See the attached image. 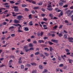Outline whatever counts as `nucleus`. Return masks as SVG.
<instances>
[{"label": "nucleus", "mask_w": 73, "mask_h": 73, "mask_svg": "<svg viewBox=\"0 0 73 73\" xmlns=\"http://www.w3.org/2000/svg\"><path fill=\"white\" fill-rule=\"evenodd\" d=\"M70 10L66 11L65 12L66 14H67V16L70 17L72 14V12H73V11H72L71 12H70Z\"/></svg>", "instance_id": "obj_1"}, {"label": "nucleus", "mask_w": 73, "mask_h": 73, "mask_svg": "<svg viewBox=\"0 0 73 73\" xmlns=\"http://www.w3.org/2000/svg\"><path fill=\"white\" fill-rule=\"evenodd\" d=\"M28 48V46L27 45H25L23 46V49L25 50L26 51V52H28V51H29V49Z\"/></svg>", "instance_id": "obj_2"}, {"label": "nucleus", "mask_w": 73, "mask_h": 73, "mask_svg": "<svg viewBox=\"0 0 73 73\" xmlns=\"http://www.w3.org/2000/svg\"><path fill=\"white\" fill-rule=\"evenodd\" d=\"M22 18H23V16L22 15H19L17 16V19L19 20H21Z\"/></svg>", "instance_id": "obj_3"}, {"label": "nucleus", "mask_w": 73, "mask_h": 73, "mask_svg": "<svg viewBox=\"0 0 73 73\" xmlns=\"http://www.w3.org/2000/svg\"><path fill=\"white\" fill-rule=\"evenodd\" d=\"M14 23L16 24L17 23H20V21L17 20L16 19H15L14 21Z\"/></svg>", "instance_id": "obj_4"}, {"label": "nucleus", "mask_w": 73, "mask_h": 73, "mask_svg": "<svg viewBox=\"0 0 73 73\" xmlns=\"http://www.w3.org/2000/svg\"><path fill=\"white\" fill-rule=\"evenodd\" d=\"M51 41H52V42H55L56 43H57V42H58V40H55L54 39H52Z\"/></svg>", "instance_id": "obj_5"}, {"label": "nucleus", "mask_w": 73, "mask_h": 73, "mask_svg": "<svg viewBox=\"0 0 73 73\" xmlns=\"http://www.w3.org/2000/svg\"><path fill=\"white\" fill-rule=\"evenodd\" d=\"M68 40H69V42H73V41H72V38H68Z\"/></svg>", "instance_id": "obj_6"}, {"label": "nucleus", "mask_w": 73, "mask_h": 73, "mask_svg": "<svg viewBox=\"0 0 73 73\" xmlns=\"http://www.w3.org/2000/svg\"><path fill=\"white\" fill-rule=\"evenodd\" d=\"M50 52H52V50H54V49L52 47H50Z\"/></svg>", "instance_id": "obj_7"}, {"label": "nucleus", "mask_w": 73, "mask_h": 73, "mask_svg": "<svg viewBox=\"0 0 73 73\" xmlns=\"http://www.w3.org/2000/svg\"><path fill=\"white\" fill-rule=\"evenodd\" d=\"M47 9L49 11H52V9H53V8L52 7L50 8H47Z\"/></svg>", "instance_id": "obj_8"}, {"label": "nucleus", "mask_w": 73, "mask_h": 73, "mask_svg": "<svg viewBox=\"0 0 73 73\" xmlns=\"http://www.w3.org/2000/svg\"><path fill=\"white\" fill-rule=\"evenodd\" d=\"M43 27L44 29H47L48 27H46V25H43Z\"/></svg>", "instance_id": "obj_9"}, {"label": "nucleus", "mask_w": 73, "mask_h": 73, "mask_svg": "<svg viewBox=\"0 0 73 73\" xmlns=\"http://www.w3.org/2000/svg\"><path fill=\"white\" fill-rule=\"evenodd\" d=\"M33 45L32 44V43H30L29 44V47H31V48H32L33 47Z\"/></svg>", "instance_id": "obj_10"}, {"label": "nucleus", "mask_w": 73, "mask_h": 73, "mask_svg": "<svg viewBox=\"0 0 73 73\" xmlns=\"http://www.w3.org/2000/svg\"><path fill=\"white\" fill-rule=\"evenodd\" d=\"M29 25L31 26H32V25H33V23L32 22V21H31L29 22Z\"/></svg>", "instance_id": "obj_11"}, {"label": "nucleus", "mask_w": 73, "mask_h": 73, "mask_svg": "<svg viewBox=\"0 0 73 73\" xmlns=\"http://www.w3.org/2000/svg\"><path fill=\"white\" fill-rule=\"evenodd\" d=\"M64 38L66 40V38H67V34H64Z\"/></svg>", "instance_id": "obj_12"}, {"label": "nucleus", "mask_w": 73, "mask_h": 73, "mask_svg": "<svg viewBox=\"0 0 73 73\" xmlns=\"http://www.w3.org/2000/svg\"><path fill=\"white\" fill-rule=\"evenodd\" d=\"M14 28H15V27L13 26H11L9 27V30L12 29H14Z\"/></svg>", "instance_id": "obj_13"}, {"label": "nucleus", "mask_w": 73, "mask_h": 73, "mask_svg": "<svg viewBox=\"0 0 73 73\" xmlns=\"http://www.w3.org/2000/svg\"><path fill=\"white\" fill-rule=\"evenodd\" d=\"M39 67L40 69H43V67H42V66L41 65H39Z\"/></svg>", "instance_id": "obj_14"}, {"label": "nucleus", "mask_w": 73, "mask_h": 73, "mask_svg": "<svg viewBox=\"0 0 73 73\" xmlns=\"http://www.w3.org/2000/svg\"><path fill=\"white\" fill-rule=\"evenodd\" d=\"M59 6H62L63 5V3L62 2H60L59 3Z\"/></svg>", "instance_id": "obj_15"}, {"label": "nucleus", "mask_w": 73, "mask_h": 73, "mask_svg": "<svg viewBox=\"0 0 73 73\" xmlns=\"http://www.w3.org/2000/svg\"><path fill=\"white\" fill-rule=\"evenodd\" d=\"M19 26H20V27H21V26L19 24H17L15 25V27H18Z\"/></svg>", "instance_id": "obj_16"}, {"label": "nucleus", "mask_w": 73, "mask_h": 73, "mask_svg": "<svg viewBox=\"0 0 73 73\" xmlns=\"http://www.w3.org/2000/svg\"><path fill=\"white\" fill-rule=\"evenodd\" d=\"M44 55L45 56H46V57H48V56H49V54L46 52L44 53Z\"/></svg>", "instance_id": "obj_17"}, {"label": "nucleus", "mask_w": 73, "mask_h": 73, "mask_svg": "<svg viewBox=\"0 0 73 73\" xmlns=\"http://www.w3.org/2000/svg\"><path fill=\"white\" fill-rule=\"evenodd\" d=\"M10 6L8 5H6L5 6V7H6L7 9H9Z\"/></svg>", "instance_id": "obj_18"}, {"label": "nucleus", "mask_w": 73, "mask_h": 73, "mask_svg": "<svg viewBox=\"0 0 73 73\" xmlns=\"http://www.w3.org/2000/svg\"><path fill=\"white\" fill-rule=\"evenodd\" d=\"M42 42L43 43H44V41L43 40H39L38 41V43H41Z\"/></svg>", "instance_id": "obj_19"}, {"label": "nucleus", "mask_w": 73, "mask_h": 73, "mask_svg": "<svg viewBox=\"0 0 73 73\" xmlns=\"http://www.w3.org/2000/svg\"><path fill=\"white\" fill-rule=\"evenodd\" d=\"M14 11L16 12H18L19 11V9H14Z\"/></svg>", "instance_id": "obj_20"}, {"label": "nucleus", "mask_w": 73, "mask_h": 73, "mask_svg": "<svg viewBox=\"0 0 73 73\" xmlns=\"http://www.w3.org/2000/svg\"><path fill=\"white\" fill-rule=\"evenodd\" d=\"M68 61H69V63H72V62L73 61V60H71L70 59H68Z\"/></svg>", "instance_id": "obj_21"}, {"label": "nucleus", "mask_w": 73, "mask_h": 73, "mask_svg": "<svg viewBox=\"0 0 73 73\" xmlns=\"http://www.w3.org/2000/svg\"><path fill=\"white\" fill-rule=\"evenodd\" d=\"M48 42L49 43V45H52L53 44V43L50 42V41H48Z\"/></svg>", "instance_id": "obj_22"}, {"label": "nucleus", "mask_w": 73, "mask_h": 73, "mask_svg": "<svg viewBox=\"0 0 73 73\" xmlns=\"http://www.w3.org/2000/svg\"><path fill=\"white\" fill-rule=\"evenodd\" d=\"M25 31H29V29L28 27H25Z\"/></svg>", "instance_id": "obj_23"}, {"label": "nucleus", "mask_w": 73, "mask_h": 73, "mask_svg": "<svg viewBox=\"0 0 73 73\" xmlns=\"http://www.w3.org/2000/svg\"><path fill=\"white\" fill-rule=\"evenodd\" d=\"M68 7V5H66L63 6V8H67Z\"/></svg>", "instance_id": "obj_24"}, {"label": "nucleus", "mask_w": 73, "mask_h": 73, "mask_svg": "<svg viewBox=\"0 0 73 73\" xmlns=\"http://www.w3.org/2000/svg\"><path fill=\"white\" fill-rule=\"evenodd\" d=\"M65 50L66 51V52L67 53H69V50L68 49L66 48Z\"/></svg>", "instance_id": "obj_25"}, {"label": "nucleus", "mask_w": 73, "mask_h": 73, "mask_svg": "<svg viewBox=\"0 0 73 73\" xmlns=\"http://www.w3.org/2000/svg\"><path fill=\"white\" fill-rule=\"evenodd\" d=\"M35 55H37L38 54H40V52H37L35 53Z\"/></svg>", "instance_id": "obj_26"}, {"label": "nucleus", "mask_w": 73, "mask_h": 73, "mask_svg": "<svg viewBox=\"0 0 73 73\" xmlns=\"http://www.w3.org/2000/svg\"><path fill=\"white\" fill-rule=\"evenodd\" d=\"M21 68L22 69H23L24 68V66L23 65H22L21 66Z\"/></svg>", "instance_id": "obj_27"}, {"label": "nucleus", "mask_w": 73, "mask_h": 73, "mask_svg": "<svg viewBox=\"0 0 73 73\" xmlns=\"http://www.w3.org/2000/svg\"><path fill=\"white\" fill-rule=\"evenodd\" d=\"M58 58L59 61H61V57H60V56H58Z\"/></svg>", "instance_id": "obj_28"}, {"label": "nucleus", "mask_w": 73, "mask_h": 73, "mask_svg": "<svg viewBox=\"0 0 73 73\" xmlns=\"http://www.w3.org/2000/svg\"><path fill=\"white\" fill-rule=\"evenodd\" d=\"M31 64L32 65H35V66H36V64L35 63H31Z\"/></svg>", "instance_id": "obj_29"}, {"label": "nucleus", "mask_w": 73, "mask_h": 73, "mask_svg": "<svg viewBox=\"0 0 73 73\" xmlns=\"http://www.w3.org/2000/svg\"><path fill=\"white\" fill-rule=\"evenodd\" d=\"M10 3L11 4H14V3H15V2H14L13 1H10Z\"/></svg>", "instance_id": "obj_30"}, {"label": "nucleus", "mask_w": 73, "mask_h": 73, "mask_svg": "<svg viewBox=\"0 0 73 73\" xmlns=\"http://www.w3.org/2000/svg\"><path fill=\"white\" fill-rule=\"evenodd\" d=\"M58 36L59 37H62V33H60L59 35Z\"/></svg>", "instance_id": "obj_31"}, {"label": "nucleus", "mask_w": 73, "mask_h": 73, "mask_svg": "<svg viewBox=\"0 0 73 73\" xmlns=\"http://www.w3.org/2000/svg\"><path fill=\"white\" fill-rule=\"evenodd\" d=\"M33 43H34L35 44H37V41H36V40H34L33 42Z\"/></svg>", "instance_id": "obj_32"}, {"label": "nucleus", "mask_w": 73, "mask_h": 73, "mask_svg": "<svg viewBox=\"0 0 73 73\" xmlns=\"http://www.w3.org/2000/svg\"><path fill=\"white\" fill-rule=\"evenodd\" d=\"M26 1H29V3H31L33 0H26Z\"/></svg>", "instance_id": "obj_33"}, {"label": "nucleus", "mask_w": 73, "mask_h": 73, "mask_svg": "<svg viewBox=\"0 0 73 73\" xmlns=\"http://www.w3.org/2000/svg\"><path fill=\"white\" fill-rule=\"evenodd\" d=\"M26 65L27 66H28V67H30L31 66V65L29 64H27Z\"/></svg>", "instance_id": "obj_34"}, {"label": "nucleus", "mask_w": 73, "mask_h": 73, "mask_svg": "<svg viewBox=\"0 0 73 73\" xmlns=\"http://www.w3.org/2000/svg\"><path fill=\"white\" fill-rule=\"evenodd\" d=\"M37 73V71L36 70H33L32 71V73Z\"/></svg>", "instance_id": "obj_35"}, {"label": "nucleus", "mask_w": 73, "mask_h": 73, "mask_svg": "<svg viewBox=\"0 0 73 73\" xmlns=\"http://www.w3.org/2000/svg\"><path fill=\"white\" fill-rule=\"evenodd\" d=\"M5 37H2L1 38V40L2 41V40H5Z\"/></svg>", "instance_id": "obj_36"}, {"label": "nucleus", "mask_w": 73, "mask_h": 73, "mask_svg": "<svg viewBox=\"0 0 73 73\" xmlns=\"http://www.w3.org/2000/svg\"><path fill=\"white\" fill-rule=\"evenodd\" d=\"M7 24V22H4L3 23V25H6V24Z\"/></svg>", "instance_id": "obj_37"}, {"label": "nucleus", "mask_w": 73, "mask_h": 73, "mask_svg": "<svg viewBox=\"0 0 73 73\" xmlns=\"http://www.w3.org/2000/svg\"><path fill=\"white\" fill-rule=\"evenodd\" d=\"M13 8H14V9H17V8H18V6H14L13 7Z\"/></svg>", "instance_id": "obj_38"}, {"label": "nucleus", "mask_w": 73, "mask_h": 73, "mask_svg": "<svg viewBox=\"0 0 73 73\" xmlns=\"http://www.w3.org/2000/svg\"><path fill=\"white\" fill-rule=\"evenodd\" d=\"M29 50H34V48H30L29 49Z\"/></svg>", "instance_id": "obj_39"}, {"label": "nucleus", "mask_w": 73, "mask_h": 73, "mask_svg": "<svg viewBox=\"0 0 73 73\" xmlns=\"http://www.w3.org/2000/svg\"><path fill=\"white\" fill-rule=\"evenodd\" d=\"M22 7H27V6L25 4H23L22 5Z\"/></svg>", "instance_id": "obj_40"}, {"label": "nucleus", "mask_w": 73, "mask_h": 73, "mask_svg": "<svg viewBox=\"0 0 73 73\" xmlns=\"http://www.w3.org/2000/svg\"><path fill=\"white\" fill-rule=\"evenodd\" d=\"M34 9H38V7H35L34 8Z\"/></svg>", "instance_id": "obj_41"}, {"label": "nucleus", "mask_w": 73, "mask_h": 73, "mask_svg": "<svg viewBox=\"0 0 73 73\" xmlns=\"http://www.w3.org/2000/svg\"><path fill=\"white\" fill-rule=\"evenodd\" d=\"M62 66H64V65L63 64H61L59 65L60 67H62Z\"/></svg>", "instance_id": "obj_42"}, {"label": "nucleus", "mask_w": 73, "mask_h": 73, "mask_svg": "<svg viewBox=\"0 0 73 73\" xmlns=\"http://www.w3.org/2000/svg\"><path fill=\"white\" fill-rule=\"evenodd\" d=\"M48 37L47 36H45L44 38V40H46V39H48Z\"/></svg>", "instance_id": "obj_43"}, {"label": "nucleus", "mask_w": 73, "mask_h": 73, "mask_svg": "<svg viewBox=\"0 0 73 73\" xmlns=\"http://www.w3.org/2000/svg\"><path fill=\"white\" fill-rule=\"evenodd\" d=\"M63 26V25H60V26L59 27V29H61L62 28V27Z\"/></svg>", "instance_id": "obj_44"}, {"label": "nucleus", "mask_w": 73, "mask_h": 73, "mask_svg": "<svg viewBox=\"0 0 73 73\" xmlns=\"http://www.w3.org/2000/svg\"><path fill=\"white\" fill-rule=\"evenodd\" d=\"M44 50H47V51H48L49 48H44Z\"/></svg>", "instance_id": "obj_45"}, {"label": "nucleus", "mask_w": 73, "mask_h": 73, "mask_svg": "<svg viewBox=\"0 0 73 73\" xmlns=\"http://www.w3.org/2000/svg\"><path fill=\"white\" fill-rule=\"evenodd\" d=\"M49 16L50 17H53V15L52 14H50Z\"/></svg>", "instance_id": "obj_46"}, {"label": "nucleus", "mask_w": 73, "mask_h": 73, "mask_svg": "<svg viewBox=\"0 0 73 73\" xmlns=\"http://www.w3.org/2000/svg\"><path fill=\"white\" fill-rule=\"evenodd\" d=\"M47 7H48V8H51V7H52V5H48L47 6Z\"/></svg>", "instance_id": "obj_47"}, {"label": "nucleus", "mask_w": 73, "mask_h": 73, "mask_svg": "<svg viewBox=\"0 0 73 73\" xmlns=\"http://www.w3.org/2000/svg\"><path fill=\"white\" fill-rule=\"evenodd\" d=\"M15 35L14 34H13L11 35V36H12V37H15Z\"/></svg>", "instance_id": "obj_48"}, {"label": "nucleus", "mask_w": 73, "mask_h": 73, "mask_svg": "<svg viewBox=\"0 0 73 73\" xmlns=\"http://www.w3.org/2000/svg\"><path fill=\"white\" fill-rule=\"evenodd\" d=\"M39 54L41 57H43L44 56V54Z\"/></svg>", "instance_id": "obj_49"}, {"label": "nucleus", "mask_w": 73, "mask_h": 73, "mask_svg": "<svg viewBox=\"0 0 73 73\" xmlns=\"http://www.w3.org/2000/svg\"><path fill=\"white\" fill-rule=\"evenodd\" d=\"M47 20H48V19H47L45 18H44L43 19V20H44V21H46Z\"/></svg>", "instance_id": "obj_50"}, {"label": "nucleus", "mask_w": 73, "mask_h": 73, "mask_svg": "<svg viewBox=\"0 0 73 73\" xmlns=\"http://www.w3.org/2000/svg\"><path fill=\"white\" fill-rule=\"evenodd\" d=\"M25 11H29V9H27V8H25Z\"/></svg>", "instance_id": "obj_51"}, {"label": "nucleus", "mask_w": 73, "mask_h": 73, "mask_svg": "<svg viewBox=\"0 0 73 73\" xmlns=\"http://www.w3.org/2000/svg\"><path fill=\"white\" fill-rule=\"evenodd\" d=\"M57 28V26H55L54 27H53V29H56Z\"/></svg>", "instance_id": "obj_52"}, {"label": "nucleus", "mask_w": 73, "mask_h": 73, "mask_svg": "<svg viewBox=\"0 0 73 73\" xmlns=\"http://www.w3.org/2000/svg\"><path fill=\"white\" fill-rule=\"evenodd\" d=\"M67 25H72V24L68 23L66 24Z\"/></svg>", "instance_id": "obj_53"}, {"label": "nucleus", "mask_w": 73, "mask_h": 73, "mask_svg": "<svg viewBox=\"0 0 73 73\" xmlns=\"http://www.w3.org/2000/svg\"><path fill=\"white\" fill-rule=\"evenodd\" d=\"M41 16H42V17H44L45 16V14H41Z\"/></svg>", "instance_id": "obj_54"}, {"label": "nucleus", "mask_w": 73, "mask_h": 73, "mask_svg": "<svg viewBox=\"0 0 73 73\" xmlns=\"http://www.w3.org/2000/svg\"><path fill=\"white\" fill-rule=\"evenodd\" d=\"M19 64H21L22 63V62L21 60H19Z\"/></svg>", "instance_id": "obj_55"}, {"label": "nucleus", "mask_w": 73, "mask_h": 73, "mask_svg": "<svg viewBox=\"0 0 73 73\" xmlns=\"http://www.w3.org/2000/svg\"><path fill=\"white\" fill-rule=\"evenodd\" d=\"M52 4V2H50L49 1L48 2V5H50Z\"/></svg>", "instance_id": "obj_56"}, {"label": "nucleus", "mask_w": 73, "mask_h": 73, "mask_svg": "<svg viewBox=\"0 0 73 73\" xmlns=\"http://www.w3.org/2000/svg\"><path fill=\"white\" fill-rule=\"evenodd\" d=\"M42 2L38 4L39 5H42Z\"/></svg>", "instance_id": "obj_57"}, {"label": "nucleus", "mask_w": 73, "mask_h": 73, "mask_svg": "<svg viewBox=\"0 0 73 73\" xmlns=\"http://www.w3.org/2000/svg\"><path fill=\"white\" fill-rule=\"evenodd\" d=\"M18 32L19 33H20V32H22L23 31L20 30H18Z\"/></svg>", "instance_id": "obj_58"}, {"label": "nucleus", "mask_w": 73, "mask_h": 73, "mask_svg": "<svg viewBox=\"0 0 73 73\" xmlns=\"http://www.w3.org/2000/svg\"><path fill=\"white\" fill-rule=\"evenodd\" d=\"M56 72H59V68H56Z\"/></svg>", "instance_id": "obj_59"}, {"label": "nucleus", "mask_w": 73, "mask_h": 73, "mask_svg": "<svg viewBox=\"0 0 73 73\" xmlns=\"http://www.w3.org/2000/svg\"><path fill=\"white\" fill-rule=\"evenodd\" d=\"M52 37H55V35H54V34H53L52 35Z\"/></svg>", "instance_id": "obj_60"}, {"label": "nucleus", "mask_w": 73, "mask_h": 73, "mask_svg": "<svg viewBox=\"0 0 73 73\" xmlns=\"http://www.w3.org/2000/svg\"><path fill=\"white\" fill-rule=\"evenodd\" d=\"M37 35L38 36H40V33H38L37 34Z\"/></svg>", "instance_id": "obj_61"}, {"label": "nucleus", "mask_w": 73, "mask_h": 73, "mask_svg": "<svg viewBox=\"0 0 73 73\" xmlns=\"http://www.w3.org/2000/svg\"><path fill=\"white\" fill-rule=\"evenodd\" d=\"M71 9H73V6H71L70 7Z\"/></svg>", "instance_id": "obj_62"}, {"label": "nucleus", "mask_w": 73, "mask_h": 73, "mask_svg": "<svg viewBox=\"0 0 73 73\" xmlns=\"http://www.w3.org/2000/svg\"><path fill=\"white\" fill-rule=\"evenodd\" d=\"M65 23H68V21L67 20H65Z\"/></svg>", "instance_id": "obj_63"}, {"label": "nucleus", "mask_w": 73, "mask_h": 73, "mask_svg": "<svg viewBox=\"0 0 73 73\" xmlns=\"http://www.w3.org/2000/svg\"><path fill=\"white\" fill-rule=\"evenodd\" d=\"M42 11L43 12H45V9H44L43 8L42 9Z\"/></svg>", "instance_id": "obj_64"}]
</instances>
